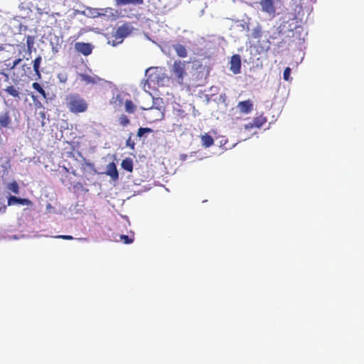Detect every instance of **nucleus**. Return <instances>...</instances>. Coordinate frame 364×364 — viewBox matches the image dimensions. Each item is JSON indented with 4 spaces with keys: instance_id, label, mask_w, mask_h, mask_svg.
I'll return each instance as SVG.
<instances>
[{
    "instance_id": "obj_1",
    "label": "nucleus",
    "mask_w": 364,
    "mask_h": 364,
    "mask_svg": "<svg viewBox=\"0 0 364 364\" xmlns=\"http://www.w3.org/2000/svg\"><path fill=\"white\" fill-rule=\"evenodd\" d=\"M65 105L68 110L75 114L86 112L88 103L80 94L73 93L66 96Z\"/></svg>"
},
{
    "instance_id": "obj_2",
    "label": "nucleus",
    "mask_w": 364,
    "mask_h": 364,
    "mask_svg": "<svg viewBox=\"0 0 364 364\" xmlns=\"http://www.w3.org/2000/svg\"><path fill=\"white\" fill-rule=\"evenodd\" d=\"M189 61L175 60L171 68V76L178 84L183 85L184 77L187 75L186 65Z\"/></svg>"
},
{
    "instance_id": "obj_3",
    "label": "nucleus",
    "mask_w": 364,
    "mask_h": 364,
    "mask_svg": "<svg viewBox=\"0 0 364 364\" xmlns=\"http://www.w3.org/2000/svg\"><path fill=\"white\" fill-rule=\"evenodd\" d=\"M309 0H291L293 9V18L298 21H301L304 16V8L303 5L307 3Z\"/></svg>"
},
{
    "instance_id": "obj_4",
    "label": "nucleus",
    "mask_w": 364,
    "mask_h": 364,
    "mask_svg": "<svg viewBox=\"0 0 364 364\" xmlns=\"http://www.w3.org/2000/svg\"><path fill=\"white\" fill-rule=\"evenodd\" d=\"M131 33L130 27L127 24H123L119 26L115 31L114 37L115 38L113 41L112 46H115L122 42L123 39L127 37Z\"/></svg>"
},
{
    "instance_id": "obj_5",
    "label": "nucleus",
    "mask_w": 364,
    "mask_h": 364,
    "mask_svg": "<svg viewBox=\"0 0 364 364\" xmlns=\"http://www.w3.org/2000/svg\"><path fill=\"white\" fill-rule=\"evenodd\" d=\"M187 114L182 109L181 106L178 104L173 107L171 118L173 121V124L181 126V121L186 117Z\"/></svg>"
},
{
    "instance_id": "obj_6",
    "label": "nucleus",
    "mask_w": 364,
    "mask_h": 364,
    "mask_svg": "<svg viewBox=\"0 0 364 364\" xmlns=\"http://www.w3.org/2000/svg\"><path fill=\"white\" fill-rule=\"evenodd\" d=\"M259 4L263 12L267 14L271 17L275 16L276 7L274 0H261Z\"/></svg>"
},
{
    "instance_id": "obj_7",
    "label": "nucleus",
    "mask_w": 364,
    "mask_h": 364,
    "mask_svg": "<svg viewBox=\"0 0 364 364\" xmlns=\"http://www.w3.org/2000/svg\"><path fill=\"white\" fill-rule=\"evenodd\" d=\"M253 102L250 100L241 101L237 103V107L241 114H247L253 110Z\"/></svg>"
},
{
    "instance_id": "obj_8",
    "label": "nucleus",
    "mask_w": 364,
    "mask_h": 364,
    "mask_svg": "<svg viewBox=\"0 0 364 364\" xmlns=\"http://www.w3.org/2000/svg\"><path fill=\"white\" fill-rule=\"evenodd\" d=\"M75 48L78 53H80L85 56L90 55L92 51V45L90 43L83 42L76 43L75 44Z\"/></svg>"
},
{
    "instance_id": "obj_9",
    "label": "nucleus",
    "mask_w": 364,
    "mask_h": 364,
    "mask_svg": "<svg viewBox=\"0 0 364 364\" xmlns=\"http://www.w3.org/2000/svg\"><path fill=\"white\" fill-rule=\"evenodd\" d=\"M230 69L234 74H238L240 73L241 60L239 55L236 54L232 56Z\"/></svg>"
},
{
    "instance_id": "obj_10",
    "label": "nucleus",
    "mask_w": 364,
    "mask_h": 364,
    "mask_svg": "<svg viewBox=\"0 0 364 364\" xmlns=\"http://www.w3.org/2000/svg\"><path fill=\"white\" fill-rule=\"evenodd\" d=\"M14 204H20L23 205H31L32 202L28 198H17L14 196H11L8 198V205H13Z\"/></svg>"
},
{
    "instance_id": "obj_11",
    "label": "nucleus",
    "mask_w": 364,
    "mask_h": 364,
    "mask_svg": "<svg viewBox=\"0 0 364 364\" xmlns=\"http://www.w3.org/2000/svg\"><path fill=\"white\" fill-rule=\"evenodd\" d=\"M21 69V70L20 73L13 74L14 80H21L23 77H28L29 74L31 73V69L29 65L23 64Z\"/></svg>"
},
{
    "instance_id": "obj_12",
    "label": "nucleus",
    "mask_w": 364,
    "mask_h": 364,
    "mask_svg": "<svg viewBox=\"0 0 364 364\" xmlns=\"http://www.w3.org/2000/svg\"><path fill=\"white\" fill-rule=\"evenodd\" d=\"M11 119L9 112H5L0 114V130L4 128L9 127L11 124Z\"/></svg>"
},
{
    "instance_id": "obj_13",
    "label": "nucleus",
    "mask_w": 364,
    "mask_h": 364,
    "mask_svg": "<svg viewBox=\"0 0 364 364\" xmlns=\"http://www.w3.org/2000/svg\"><path fill=\"white\" fill-rule=\"evenodd\" d=\"M80 77H81V80L85 82L86 84L95 85V84H97L100 81H102V79L97 75L91 76L89 75L82 74L80 75Z\"/></svg>"
},
{
    "instance_id": "obj_14",
    "label": "nucleus",
    "mask_w": 364,
    "mask_h": 364,
    "mask_svg": "<svg viewBox=\"0 0 364 364\" xmlns=\"http://www.w3.org/2000/svg\"><path fill=\"white\" fill-rule=\"evenodd\" d=\"M165 78L168 79V77L163 73H160L156 69H155L154 71L149 75L147 82L156 81L159 83L160 81H162Z\"/></svg>"
},
{
    "instance_id": "obj_15",
    "label": "nucleus",
    "mask_w": 364,
    "mask_h": 364,
    "mask_svg": "<svg viewBox=\"0 0 364 364\" xmlns=\"http://www.w3.org/2000/svg\"><path fill=\"white\" fill-rule=\"evenodd\" d=\"M150 114L154 117V120H161L164 118V109L158 107H151Z\"/></svg>"
},
{
    "instance_id": "obj_16",
    "label": "nucleus",
    "mask_w": 364,
    "mask_h": 364,
    "mask_svg": "<svg viewBox=\"0 0 364 364\" xmlns=\"http://www.w3.org/2000/svg\"><path fill=\"white\" fill-rule=\"evenodd\" d=\"M107 174L113 180H117L118 178V171L116 165L114 163H110L107 166Z\"/></svg>"
},
{
    "instance_id": "obj_17",
    "label": "nucleus",
    "mask_w": 364,
    "mask_h": 364,
    "mask_svg": "<svg viewBox=\"0 0 364 364\" xmlns=\"http://www.w3.org/2000/svg\"><path fill=\"white\" fill-rule=\"evenodd\" d=\"M173 49L177 55L180 58H186L188 55L186 46L181 44H176L173 46Z\"/></svg>"
},
{
    "instance_id": "obj_18",
    "label": "nucleus",
    "mask_w": 364,
    "mask_h": 364,
    "mask_svg": "<svg viewBox=\"0 0 364 364\" xmlns=\"http://www.w3.org/2000/svg\"><path fill=\"white\" fill-rule=\"evenodd\" d=\"M201 143L203 146L208 148L214 144V139L210 134L205 133L201 136Z\"/></svg>"
},
{
    "instance_id": "obj_19",
    "label": "nucleus",
    "mask_w": 364,
    "mask_h": 364,
    "mask_svg": "<svg viewBox=\"0 0 364 364\" xmlns=\"http://www.w3.org/2000/svg\"><path fill=\"white\" fill-rule=\"evenodd\" d=\"M117 6H125L129 4L141 5L143 4L144 0H115Z\"/></svg>"
},
{
    "instance_id": "obj_20",
    "label": "nucleus",
    "mask_w": 364,
    "mask_h": 364,
    "mask_svg": "<svg viewBox=\"0 0 364 364\" xmlns=\"http://www.w3.org/2000/svg\"><path fill=\"white\" fill-rule=\"evenodd\" d=\"M42 62L41 56L38 55L35 60L33 61V68L36 75L38 78L41 77V72H40V65Z\"/></svg>"
},
{
    "instance_id": "obj_21",
    "label": "nucleus",
    "mask_w": 364,
    "mask_h": 364,
    "mask_svg": "<svg viewBox=\"0 0 364 364\" xmlns=\"http://www.w3.org/2000/svg\"><path fill=\"white\" fill-rule=\"evenodd\" d=\"M125 111L129 114H134L136 111V105L131 100H126L124 102Z\"/></svg>"
},
{
    "instance_id": "obj_22",
    "label": "nucleus",
    "mask_w": 364,
    "mask_h": 364,
    "mask_svg": "<svg viewBox=\"0 0 364 364\" xmlns=\"http://www.w3.org/2000/svg\"><path fill=\"white\" fill-rule=\"evenodd\" d=\"M267 117L263 114H260L259 116L254 118L253 123L255 126V128H260L267 122Z\"/></svg>"
},
{
    "instance_id": "obj_23",
    "label": "nucleus",
    "mask_w": 364,
    "mask_h": 364,
    "mask_svg": "<svg viewBox=\"0 0 364 364\" xmlns=\"http://www.w3.org/2000/svg\"><path fill=\"white\" fill-rule=\"evenodd\" d=\"M121 166L123 169L132 172L133 171V162L132 160L129 158H127L122 160Z\"/></svg>"
},
{
    "instance_id": "obj_24",
    "label": "nucleus",
    "mask_w": 364,
    "mask_h": 364,
    "mask_svg": "<svg viewBox=\"0 0 364 364\" xmlns=\"http://www.w3.org/2000/svg\"><path fill=\"white\" fill-rule=\"evenodd\" d=\"M35 41V38L33 36H26V46H27V51L29 54L32 52V48H33Z\"/></svg>"
},
{
    "instance_id": "obj_25",
    "label": "nucleus",
    "mask_w": 364,
    "mask_h": 364,
    "mask_svg": "<svg viewBox=\"0 0 364 364\" xmlns=\"http://www.w3.org/2000/svg\"><path fill=\"white\" fill-rule=\"evenodd\" d=\"M5 91L14 97H19L18 90L13 85L7 87Z\"/></svg>"
},
{
    "instance_id": "obj_26",
    "label": "nucleus",
    "mask_w": 364,
    "mask_h": 364,
    "mask_svg": "<svg viewBox=\"0 0 364 364\" xmlns=\"http://www.w3.org/2000/svg\"><path fill=\"white\" fill-rule=\"evenodd\" d=\"M8 189L15 194L19 193V186L16 181H13L8 185Z\"/></svg>"
},
{
    "instance_id": "obj_27",
    "label": "nucleus",
    "mask_w": 364,
    "mask_h": 364,
    "mask_svg": "<svg viewBox=\"0 0 364 364\" xmlns=\"http://www.w3.org/2000/svg\"><path fill=\"white\" fill-rule=\"evenodd\" d=\"M32 87L34 90L39 92L44 98L46 97V91L43 89V87L41 86L39 83L33 82Z\"/></svg>"
},
{
    "instance_id": "obj_28",
    "label": "nucleus",
    "mask_w": 364,
    "mask_h": 364,
    "mask_svg": "<svg viewBox=\"0 0 364 364\" xmlns=\"http://www.w3.org/2000/svg\"><path fill=\"white\" fill-rule=\"evenodd\" d=\"M118 121L119 124L122 127H126L130 123L129 118L125 114H121L118 119Z\"/></svg>"
},
{
    "instance_id": "obj_29",
    "label": "nucleus",
    "mask_w": 364,
    "mask_h": 364,
    "mask_svg": "<svg viewBox=\"0 0 364 364\" xmlns=\"http://www.w3.org/2000/svg\"><path fill=\"white\" fill-rule=\"evenodd\" d=\"M153 130L148 127H140L137 131V136L142 137L145 134L151 133Z\"/></svg>"
},
{
    "instance_id": "obj_30",
    "label": "nucleus",
    "mask_w": 364,
    "mask_h": 364,
    "mask_svg": "<svg viewBox=\"0 0 364 364\" xmlns=\"http://www.w3.org/2000/svg\"><path fill=\"white\" fill-rule=\"evenodd\" d=\"M262 32L261 27L257 26L253 29L252 36L254 38L259 39L262 37Z\"/></svg>"
},
{
    "instance_id": "obj_31",
    "label": "nucleus",
    "mask_w": 364,
    "mask_h": 364,
    "mask_svg": "<svg viewBox=\"0 0 364 364\" xmlns=\"http://www.w3.org/2000/svg\"><path fill=\"white\" fill-rule=\"evenodd\" d=\"M120 239L123 241L124 244H131L134 242V235H122L120 236Z\"/></svg>"
},
{
    "instance_id": "obj_32",
    "label": "nucleus",
    "mask_w": 364,
    "mask_h": 364,
    "mask_svg": "<svg viewBox=\"0 0 364 364\" xmlns=\"http://www.w3.org/2000/svg\"><path fill=\"white\" fill-rule=\"evenodd\" d=\"M126 146L129 148H130L132 150H134V146H135V142L132 139V134H129V138L127 139V141H126Z\"/></svg>"
},
{
    "instance_id": "obj_33",
    "label": "nucleus",
    "mask_w": 364,
    "mask_h": 364,
    "mask_svg": "<svg viewBox=\"0 0 364 364\" xmlns=\"http://www.w3.org/2000/svg\"><path fill=\"white\" fill-rule=\"evenodd\" d=\"M290 74H291V68L289 67H287L283 73V77L284 80L286 81H289L290 78Z\"/></svg>"
},
{
    "instance_id": "obj_34",
    "label": "nucleus",
    "mask_w": 364,
    "mask_h": 364,
    "mask_svg": "<svg viewBox=\"0 0 364 364\" xmlns=\"http://www.w3.org/2000/svg\"><path fill=\"white\" fill-rule=\"evenodd\" d=\"M53 237L58 238V239L67 240H72L74 239V237L72 235H55Z\"/></svg>"
},
{
    "instance_id": "obj_35",
    "label": "nucleus",
    "mask_w": 364,
    "mask_h": 364,
    "mask_svg": "<svg viewBox=\"0 0 364 364\" xmlns=\"http://www.w3.org/2000/svg\"><path fill=\"white\" fill-rule=\"evenodd\" d=\"M22 61L21 58H18L15 60L13 63L11 65L10 63L8 65V66L10 68L11 70L14 69L16 65H18Z\"/></svg>"
},
{
    "instance_id": "obj_36",
    "label": "nucleus",
    "mask_w": 364,
    "mask_h": 364,
    "mask_svg": "<svg viewBox=\"0 0 364 364\" xmlns=\"http://www.w3.org/2000/svg\"><path fill=\"white\" fill-rule=\"evenodd\" d=\"M285 28H286V25L284 23V24H281L277 30H278V34L279 35H283L284 33H285Z\"/></svg>"
},
{
    "instance_id": "obj_37",
    "label": "nucleus",
    "mask_w": 364,
    "mask_h": 364,
    "mask_svg": "<svg viewBox=\"0 0 364 364\" xmlns=\"http://www.w3.org/2000/svg\"><path fill=\"white\" fill-rule=\"evenodd\" d=\"M244 127L246 130H250L253 128H255V126L254 125V123L252 122H250L248 124H245Z\"/></svg>"
},
{
    "instance_id": "obj_38",
    "label": "nucleus",
    "mask_w": 364,
    "mask_h": 364,
    "mask_svg": "<svg viewBox=\"0 0 364 364\" xmlns=\"http://www.w3.org/2000/svg\"><path fill=\"white\" fill-rule=\"evenodd\" d=\"M287 43V41L285 40L284 38H282V41L280 42V43ZM288 43H289V42H288Z\"/></svg>"
},
{
    "instance_id": "obj_39",
    "label": "nucleus",
    "mask_w": 364,
    "mask_h": 364,
    "mask_svg": "<svg viewBox=\"0 0 364 364\" xmlns=\"http://www.w3.org/2000/svg\"><path fill=\"white\" fill-rule=\"evenodd\" d=\"M4 76L5 77V80L7 81L9 80V76L6 74L3 73Z\"/></svg>"
},
{
    "instance_id": "obj_40",
    "label": "nucleus",
    "mask_w": 364,
    "mask_h": 364,
    "mask_svg": "<svg viewBox=\"0 0 364 364\" xmlns=\"http://www.w3.org/2000/svg\"><path fill=\"white\" fill-rule=\"evenodd\" d=\"M288 32H289V33H293V31L291 29L288 30Z\"/></svg>"
},
{
    "instance_id": "obj_41",
    "label": "nucleus",
    "mask_w": 364,
    "mask_h": 364,
    "mask_svg": "<svg viewBox=\"0 0 364 364\" xmlns=\"http://www.w3.org/2000/svg\"><path fill=\"white\" fill-rule=\"evenodd\" d=\"M271 38H272V39H275V38H277V37H272V36H271Z\"/></svg>"
}]
</instances>
